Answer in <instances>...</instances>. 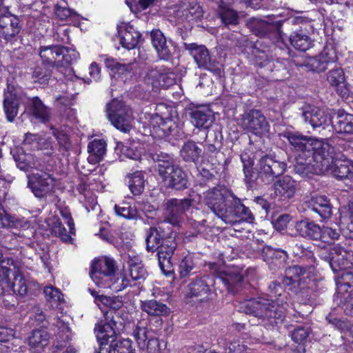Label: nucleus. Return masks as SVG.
<instances>
[{
    "label": "nucleus",
    "instance_id": "nucleus-1",
    "mask_svg": "<svg viewBox=\"0 0 353 353\" xmlns=\"http://www.w3.org/2000/svg\"><path fill=\"white\" fill-rule=\"evenodd\" d=\"M203 203L214 214L227 224L235 225L242 221L252 223L254 215L230 190L217 186L203 192Z\"/></svg>",
    "mask_w": 353,
    "mask_h": 353
},
{
    "label": "nucleus",
    "instance_id": "nucleus-2",
    "mask_svg": "<svg viewBox=\"0 0 353 353\" xmlns=\"http://www.w3.org/2000/svg\"><path fill=\"white\" fill-rule=\"evenodd\" d=\"M241 160L245 179L249 183L255 181L259 176L265 183H270L276 177L283 174L286 169L285 162L277 160L275 157L271 155L263 156L259 159L258 172L254 170V159L248 153L243 152L241 154Z\"/></svg>",
    "mask_w": 353,
    "mask_h": 353
},
{
    "label": "nucleus",
    "instance_id": "nucleus-3",
    "mask_svg": "<svg viewBox=\"0 0 353 353\" xmlns=\"http://www.w3.org/2000/svg\"><path fill=\"white\" fill-rule=\"evenodd\" d=\"M152 158L157 163L159 174L167 187L177 190L187 188L186 174L169 155L161 152L154 154Z\"/></svg>",
    "mask_w": 353,
    "mask_h": 353
},
{
    "label": "nucleus",
    "instance_id": "nucleus-4",
    "mask_svg": "<svg viewBox=\"0 0 353 353\" xmlns=\"http://www.w3.org/2000/svg\"><path fill=\"white\" fill-rule=\"evenodd\" d=\"M329 150L325 152H314L310 157L299 154L294 165V171L302 177L310 178L313 174H327L332 161V152Z\"/></svg>",
    "mask_w": 353,
    "mask_h": 353
},
{
    "label": "nucleus",
    "instance_id": "nucleus-5",
    "mask_svg": "<svg viewBox=\"0 0 353 353\" xmlns=\"http://www.w3.org/2000/svg\"><path fill=\"white\" fill-rule=\"evenodd\" d=\"M271 300L264 298L247 300L241 303L240 309L247 314H251L267 320L268 323L277 325L283 321L284 311Z\"/></svg>",
    "mask_w": 353,
    "mask_h": 353
},
{
    "label": "nucleus",
    "instance_id": "nucleus-6",
    "mask_svg": "<svg viewBox=\"0 0 353 353\" xmlns=\"http://www.w3.org/2000/svg\"><path fill=\"white\" fill-rule=\"evenodd\" d=\"M281 138L288 140L290 145L301 156L310 157L314 152H325L334 150L327 141L303 136L297 132L284 131L279 134Z\"/></svg>",
    "mask_w": 353,
    "mask_h": 353
},
{
    "label": "nucleus",
    "instance_id": "nucleus-7",
    "mask_svg": "<svg viewBox=\"0 0 353 353\" xmlns=\"http://www.w3.org/2000/svg\"><path fill=\"white\" fill-rule=\"evenodd\" d=\"M39 56L44 66L52 68L65 67L79 58L75 50L59 45L41 46Z\"/></svg>",
    "mask_w": 353,
    "mask_h": 353
},
{
    "label": "nucleus",
    "instance_id": "nucleus-8",
    "mask_svg": "<svg viewBox=\"0 0 353 353\" xmlns=\"http://www.w3.org/2000/svg\"><path fill=\"white\" fill-rule=\"evenodd\" d=\"M107 116L111 123L123 132L132 128L134 117L132 110L122 101L114 99L107 105Z\"/></svg>",
    "mask_w": 353,
    "mask_h": 353
},
{
    "label": "nucleus",
    "instance_id": "nucleus-9",
    "mask_svg": "<svg viewBox=\"0 0 353 353\" xmlns=\"http://www.w3.org/2000/svg\"><path fill=\"white\" fill-rule=\"evenodd\" d=\"M192 205L190 199H171L167 201L165 212V223H168L174 227H180L185 216V212Z\"/></svg>",
    "mask_w": 353,
    "mask_h": 353
},
{
    "label": "nucleus",
    "instance_id": "nucleus-10",
    "mask_svg": "<svg viewBox=\"0 0 353 353\" xmlns=\"http://www.w3.org/2000/svg\"><path fill=\"white\" fill-rule=\"evenodd\" d=\"M116 270V263L114 259L104 257L93 261L90 276L95 284L101 287L110 281Z\"/></svg>",
    "mask_w": 353,
    "mask_h": 353
},
{
    "label": "nucleus",
    "instance_id": "nucleus-11",
    "mask_svg": "<svg viewBox=\"0 0 353 353\" xmlns=\"http://www.w3.org/2000/svg\"><path fill=\"white\" fill-rule=\"evenodd\" d=\"M184 48L193 57L199 68L213 72L215 74L220 72L219 68L215 62L211 60L209 51L205 46L198 45L195 43H185Z\"/></svg>",
    "mask_w": 353,
    "mask_h": 353
},
{
    "label": "nucleus",
    "instance_id": "nucleus-12",
    "mask_svg": "<svg viewBox=\"0 0 353 353\" xmlns=\"http://www.w3.org/2000/svg\"><path fill=\"white\" fill-rule=\"evenodd\" d=\"M242 127L254 134L261 136L269 131L270 125L265 116L258 110H250L242 119Z\"/></svg>",
    "mask_w": 353,
    "mask_h": 353
},
{
    "label": "nucleus",
    "instance_id": "nucleus-13",
    "mask_svg": "<svg viewBox=\"0 0 353 353\" xmlns=\"http://www.w3.org/2000/svg\"><path fill=\"white\" fill-rule=\"evenodd\" d=\"M329 265L334 272L347 270L353 267V252L336 245L330 250Z\"/></svg>",
    "mask_w": 353,
    "mask_h": 353
},
{
    "label": "nucleus",
    "instance_id": "nucleus-14",
    "mask_svg": "<svg viewBox=\"0 0 353 353\" xmlns=\"http://www.w3.org/2000/svg\"><path fill=\"white\" fill-rule=\"evenodd\" d=\"M55 185V179L50 174H34L28 181V186L38 198L50 194Z\"/></svg>",
    "mask_w": 353,
    "mask_h": 353
},
{
    "label": "nucleus",
    "instance_id": "nucleus-15",
    "mask_svg": "<svg viewBox=\"0 0 353 353\" xmlns=\"http://www.w3.org/2000/svg\"><path fill=\"white\" fill-rule=\"evenodd\" d=\"M330 171L335 178L347 181V185L353 188V161L336 159L334 161L332 156V161L327 173Z\"/></svg>",
    "mask_w": 353,
    "mask_h": 353
},
{
    "label": "nucleus",
    "instance_id": "nucleus-16",
    "mask_svg": "<svg viewBox=\"0 0 353 353\" xmlns=\"http://www.w3.org/2000/svg\"><path fill=\"white\" fill-rule=\"evenodd\" d=\"M105 321L101 322L95 327L96 336L99 341L103 343H107L111 339V341H114L116 336V322L112 319V312H107L105 314Z\"/></svg>",
    "mask_w": 353,
    "mask_h": 353
},
{
    "label": "nucleus",
    "instance_id": "nucleus-17",
    "mask_svg": "<svg viewBox=\"0 0 353 353\" xmlns=\"http://www.w3.org/2000/svg\"><path fill=\"white\" fill-rule=\"evenodd\" d=\"M243 278L241 271L236 268H232L221 272L216 279L225 286L229 292L235 293L241 287Z\"/></svg>",
    "mask_w": 353,
    "mask_h": 353
},
{
    "label": "nucleus",
    "instance_id": "nucleus-18",
    "mask_svg": "<svg viewBox=\"0 0 353 353\" xmlns=\"http://www.w3.org/2000/svg\"><path fill=\"white\" fill-rule=\"evenodd\" d=\"M310 264L303 267L302 265H293L286 268L285 276L283 279V284L288 286L290 290L295 288L301 285V280L307 274V272H310Z\"/></svg>",
    "mask_w": 353,
    "mask_h": 353
},
{
    "label": "nucleus",
    "instance_id": "nucleus-19",
    "mask_svg": "<svg viewBox=\"0 0 353 353\" xmlns=\"http://www.w3.org/2000/svg\"><path fill=\"white\" fill-rule=\"evenodd\" d=\"M117 28L121 46L128 50L134 48L141 37L140 32L126 23H122Z\"/></svg>",
    "mask_w": 353,
    "mask_h": 353
},
{
    "label": "nucleus",
    "instance_id": "nucleus-20",
    "mask_svg": "<svg viewBox=\"0 0 353 353\" xmlns=\"http://www.w3.org/2000/svg\"><path fill=\"white\" fill-rule=\"evenodd\" d=\"M327 81L330 86L334 88L342 97L348 96L349 88L346 82L345 73L342 68H336L330 70L326 74Z\"/></svg>",
    "mask_w": 353,
    "mask_h": 353
},
{
    "label": "nucleus",
    "instance_id": "nucleus-21",
    "mask_svg": "<svg viewBox=\"0 0 353 353\" xmlns=\"http://www.w3.org/2000/svg\"><path fill=\"white\" fill-rule=\"evenodd\" d=\"M19 103L20 98L16 90L8 85L4 92L3 109L9 121H12L17 115Z\"/></svg>",
    "mask_w": 353,
    "mask_h": 353
},
{
    "label": "nucleus",
    "instance_id": "nucleus-22",
    "mask_svg": "<svg viewBox=\"0 0 353 353\" xmlns=\"http://www.w3.org/2000/svg\"><path fill=\"white\" fill-rule=\"evenodd\" d=\"M19 21L17 17L6 13L0 17V34L6 40H10L20 31Z\"/></svg>",
    "mask_w": 353,
    "mask_h": 353
},
{
    "label": "nucleus",
    "instance_id": "nucleus-23",
    "mask_svg": "<svg viewBox=\"0 0 353 353\" xmlns=\"http://www.w3.org/2000/svg\"><path fill=\"white\" fill-rule=\"evenodd\" d=\"M302 116L305 121L308 122L314 128L325 125L328 121V117L324 111L316 106L305 105L303 107Z\"/></svg>",
    "mask_w": 353,
    "mask_h": 353
},
{
    "label": "nucleus",
    "instance_id": "nucleus-24",
    "mask_svg": "<svg viewBox=\"0 0 353 353\" xmlns=\"http://www.w3.org/2000/svg\"><path fill=\"white\" fill-rule=\"evenodd\" d=\"M210 277L205 276L196 277L189 284V294L190 296L195 297L200 301L207 298L210 292L208 281Z\"/></svg>",
    "mask_w": 353,
    "mask_h": 353
},
{
    "label": "nucleus",
    "instance_id": "nucleus-25",
    "mask_svg": "<svg viewBox=\"0 0 353 353\" xmlns=\"http://www.w3.org/2000/svg\"><path fill=\"white\" fill-rule=\"evenodd\" d=\"M298 188L297 182L290 176H285L274 183V190L276 195L292 198Z\"/></svg>",
    "mask_w": 353,
    "mask_h": 353
},
{
    "label": "nucleus",
    "instance_id": "nucleus-26",
    "mask_svg": "<svg viewBox=\"0 0 353 353\" xmlns=\"http://www.w3.org/2000/svg\"><path fill=\"white\" fill-rule=\"evenodd\" d=\"M28 292V285L26 279L21 275L20 271L17 274H14V281L10 280L6 283L0 289V294L3 295L6 292H13L20 296H24Z\"/></svg>",
    "mask_w": 353,
    "mask_h": 353
},
{
    "label": "nucleus",
    "instance_id": "nucleus-27",
    "mask_svg": "<svg viewBox=\"0 0 353 353\" xmlns=\"http://www.w3.org/2000/svg\"><path fill=\"white\" fill-rule=\"evenodd\" d=\"M50 335L44 330H34L28 338L30 350L34 353L41 352L49 343Z\"/></svg>",
    "mask_w": 353,
    "mask_h": 353
},
{
    "label": "nucleus",
    "instance_id": "nucleus-28",
    "mask_svg": "<svg viewBox=\"0 0 353 353\" xmlns=\"http://www.w3.org/2000/svg\"><path fill=\"white\" fill-rule=\"evenodd\" d=\"M150 124L159 137L169 135L174 126V123L172 119L169 117L163 119L158 114L152 115Z\"/></svg>",
    "mask_w": 353,
    "mask_h": 353
},
{
    "label": "nucleus",
    "instance_id": "nucleus-29",
    "mask_svg": "<svg viewBox=\"0 0 353 353\" xmlns=\"http://www.w3.org/2000/svg\"><path fill=\"white\" fill-rule=\"evenodd\" d=\"M296 230L303 237L312 240H320L322 238L321 228L313 221L307 220L296 223Z\"/></svg>",
    "mask_w": 353,
    "mask_h": 353
},
{
    "label": "nucleus",
    "instance_id": "nucleus-30",
    "mask_svg": "<svg viewBox=\"0 0 353 353\" xmlns=\"http://www.w3.org/2000/svg\"><path fill=\"white\" fill-rule=\"evenodd\" d=\"M332 123L339 133L353 134V114L339 111L332 117Z\"/></svg>",
    "mask_w": 353,
    "mask_h": 353
},
{
    "label": "nucleus",
    "instance_id": "nucleus-31",
    "mask_svg": "<svg viewBox=\"0 0 353 353\" xmlns=\"http://www.w3.org/2000/svg\"><path fill=\"white\" fill-rule=\"evenodd\" d=\"M151 39L153 47L161 59H168L171 55V51L168 45L167 40L159 30H153L151 32Z\"/></svg>",
    "mask_w": 353,
    "mask_h": 353
},
{
    "label": "nucleus",
    "instance_id": "nucleus-32",
    "mask_svg": "<svg viewBox=\"0 0 353 353\" xmlns=\"http://www.w3.org/2000/svg\"><path fill=\"white\" fill-rule=\"evenodd\" d=\"M192 123L198 128L208 129L214 121L209 109L201 108L192 110L190 113Z\"/></svg>",
    "mask_w": 353,
    "mask_h": 353
},
{
    "label": "nucleus",
    "instance_id": "nucleus-33",
    "mask_svg": "<svg viewBox=\"0 0 353 353\" xmlns=\"http://www.w3.org/2000/svg\"><path fill=\"white\" fill-rule=\"evenodd\" d=\"M268 295L271 298L272 302H274L283 311L286 310L285 305H288L287 293L279 282H271L268 287Z\"/></svg>",
    "mask_w": 353,
    "mask_h": 353
},
{
    "label": "nucleus",
    "instance_id": "nucleus-34",
    "mask_svg": "<svg viewBox=\"0 0 353 353\" xmlns=\"http://www.w3.org/2000/svg\"><path fill=\"white\" fill-rule=\"evenodd\" d=\"M165 234L161 226L150 228L145 239L146 248L148 252H154L165 241Z\"/></svg>",
    "mask_w": 353,
    "mask_h": 353
},
{
    "label": "nucleus",
    "instance_id": "nucleus-35",
    "mask_svg": "<svg viewBox=\"0 0 353 353\" xmlns=\"http://www.w3.org/2000/svg\"><path fill=\"white\" fill-rule=\"evenodd\" d=\"M176 248V243L174 239H167L163 241L159 247L157 249L159 264L161 269L163 270V261L170 260Z\"/></svg>",
    "mask_w": 353,
    "mask_h": 353
},
{
    "label": "nucleus",
    "instance_id": "nucleus-36",
    "mask_svg": "<svg viewBox=\"0 0 353 353\" xmlns=\"http://www.w3.org/2000/svg\"><path fill=\"white\" fill-rule=\"evenodd\" d=\"M19 272L18 262L11 258H6L0 261V289L4 285L5 281L8 283L10 274H17Z\"/></svg>",
    "mask_w": 353,
    "mask_h": 353
},
{
    "label": "nucleus",
    "instance_id": "nucleus-37",
    "mask_svg": "<svg viewBox=\"0 0 353 353\" xmlns=\"http://www.w3.org/2000/svg\"><path fill=\"white\" fill-rule=\"evenodd\" d=\"M310 208L323 219L328 218L332 214L331 205L325 196L319 195L312 197Z\"/></svg>",
    "mask_w": 353,
    "mask_h": 353
},
{
    "label": "nucleus",
    "instance_id": "nucleus-38",
    "mask_svg": "<svg viewBox=\"0 0 353 353\" xmlns=\"http://www.w3.org/2000/svg\"><path fill=\"white\" fill-rule=\"evenodd\" d=\"M336 273V283L337 292L336 294L348 292L353 290V273L348 270Z\"/></svg>",
    "mask_w": 353,
    "mask_h": 353
},
{
    "label": "nucleus",
    "instance_id": "nucleus-39",
    "mask_svg": "<svg viewBox=\"0 0 353 353\" xmlns=\"http://www.w3.org/2000/svg\"><path fill=\"white\" fill-rule=\"evenodd\" d=\"M201 153V149L193 141H188L184 143L181 150L180 155L186 162H196L199 160Z\"/></svg>",
    "mask_w": 353,
    "mask_h": 353
},
{
    "label": "nucleus",
    "instance_id": "nucleus-40",
    "mask_svg": "<svg viewBox=\"0 0 353 353\" xmlns=\"http://www.w3.org/2000/svg\"><path fill=\"white\" fill-rule=\"evenodd\" d=\"M197 269V261L194 255L188 254L185 256L179 264V275L181 279L190 276L196 272Z\"/></svg>",
    "mask_w": 353,
    "mask_h": 353
},
{
    "label": "nucleus",
    "instance_id": "nucleus-41",
    "mask_svg": "<svg viewBox=\"0 0 353 353\" xmlns=\"http://www.w3.org/2000/svg\"><path fill=\"white\" fill-rule=\"evenodd\" d=\"M142 310L151 316H163L169 312L168 307L156 300H148L141 302Z\"/></svg>",
    "mask_w": 353,
    "mask_h": 353
},
{
    "label": "nucleus",
    "instance_id": "nucleus-42",
    "mask_svg": "<svg viewBox=\"0 0 353 353\" xmlns=\"http://www.w3.org/2000/svg\"><path fill=\"white\" fill-rule=\"evenodd\" d=\"M248 26L256 34L263 35L272 28L276 27L273 22L264 19L252 18L248 22Z\"/></svg>",
    "mask_w": 353,
    "mask_h": 353
},
{
    "label": "nucleus",
    "instance_id": "nucleus-43",
    "mask_svg": "<svg viewBox=\"0 0 353 353\" xmlns=\"http://www.w3.org/2000/svg\"><path fill=\"white\" fill-rule=\"evenodd\" d=\"M290 41L294 48L300 51H306L313 45L311 38L303 32H293L290 37Z\"/></svg>",
    "mask_w": 353,
    "mask_h": 353
},
{
    "label": "nucleus",
    "instance_id": "nucleus-44",
    "mask_svg": "<svg viewBox=\"0 0 353 353\" xmlns=\"http://www.w3.org/2000/svg\"><path fill=\"white\" fill-rule=\"evenodd\" d=\"M130 275L133 281L144 280L147 271L139 257L130 258L128 261Z\"/></svg>",
    "mask_w": 353,
    "mask_h": 353
},
{
    "label": "nucleus",
    "instance_id": "nucleus-45",
    "mask_svg": "<svg viewBox=\"0 0 353 353\" xmlns=\"http://www.w3.org/2000/svg\"><path fill=\"white\" fill-rule=\"evenodd\" d=\"M32 103L33 116L42 123L48 122L50 118V110L38 97H34L32 99Z\"/></svg>",
    "mask_w": 353,
    "mask_h": 353
},
{
    "label": "nucleus",
    "instance_id": "nucleus-46",
    "mask_svg": "<svg viewBox=\"0 0 353 353\" xmlns=\"http://www.w3.org/2000/svg\"><path fill=\"white\" fill-rule=\"evenodd\" d=\"M92 295L95 298V302L99 305L102 303L105 306L114 311L119 310L123 306V300L121 296H108L105 295H98L96 292L92 291Z\"/></svg>",
    "mask_w": 353,
    "mask_h": 353
},
{
    "label": "nucleus",
    "instance_id": "nucleus-47",
    "mask_svg": "<svg viewBox=\"0 0 353 353\" xmlns=\"http://www.w3.org/2000/svg\"><path fill=\"white\" fill-rule=\"evenodd\" d=\"M88 150L90 154V158H92L95 161H99L105 154L106 143L103 139H95L89 143Z\"/></svg>",
    "mask_w": 353,
    "mask_h": 353
},
{
    "label": "nucleus",
    "instance_id": "nucleus-48",
    "mask_svg": "<svg viewBox=\"0 0 353 353\" xmlns=\"http://www.w3.org/2000/svg\"><path fill=\"white\" fill-rule=\"evenodd\" d=\"M334 301L341 307L344 312L348 315H353V290L341 294H335Z\"/></svg>",
    "mask_w": 353,
    "mask_h": 353
},
{
    "label": "nucleus",
    "instance_id": "nucleus-49",
    "mask_svg": "<svg viewBox=\"0 0 353 353\" xmlns=\"http://www.w3.org/2000/svg\"><path fill=\"white\" fill-rule=\"evenodd\" d=\"M130 285L129 280L123 274H113L110 281L105 282L101 288H110L112 291L118 292L123 290Z\"/></svg>",
    "mask_w": 353,
    "mask_h": 353
},
{
    "label": "nucleus",
    "instance_id": "nucleus-50",
    "mask_svg": "<svg viewBox=\"0 0 353 353\" xmlns=\"http://www.w3.org/2000/svg\"><path fill=\"white\" fill-rule=\"evenodd\" d=\"M144 187L145 179L142 172L137 171L130 176L129 188L134 195H140Z\"/></svg>",
    "mask_w": 353,
    "mask_h": 353
},
{
    "label": "nucleus",
    "instance_id": "nucleus-51",
    "mask_svg": "<svg viewBox=\"0 0 353 353\" xmlns=\"http://www.w3.org/2000/svg\"><path fill=\"white\" fill-rule=\"evenodd\" d=\"M148 330L146 323L139 321L132 332V335L141 349H144L146 345V341L149 339Z\"/></svg>",
    "mask_w": 353,
    "mask_h": 353
},
{
    "label": "nucleus",
    "instance_id": "nucleus-52",
    "mask_svg": "<svg viewBox=\"0 0 353 353\" xmlns=\"http://www.w3.org/2000/svg\"><path fill=\"white\" fill-rule=\"evenodd\" d=\"M290 248L294 256L307 260L310 264V267L314 266L315 258L311 250L304 248L302 244L295 243L294 242L290 245Z\"/></svg>",
    "mask_w": 353,
    "mask_h": 353
},
{
    "label": "nucleus",
    "instance_id": "nucleus-53",
    "mask_svg": "<svg viewBox=\"0 0 353 353\" xmlns=\"http://www.w3.org/2000/svg\"><path fill=\"white\" fill-rule=\"evenodd\" d=\"M303 65L307 70L316 72H324L327 68L326 66V62H324L319 54L317 56L306 59L304 61Z\"/></svg>",
    "mask_w": 353,
    "mask_h": 353
},
{
    "label": "nucleus",
    "instance_id": "nucleus-54",
    "mask_svg": "<svg viewBox=\"0 0 353 353\" xmlns=\"http://www.w3.org/2000/svg\"><path fill=\"white\" fill-rule=\"evenodd\" d=\"M13 158L17 163V167L21 170H26L27 168L32 166L31 161V155L30 154L24 153L21 150L17 149L15 151H12Z\"/></svg>",
    "mask_w": 353,
    "mask_h": 353
},
{
    "label": "nucleus",
    "instance_id": "nucleus-55",
    "mask_svg": "<svg viewBox=\"0 0 353 353\" xmlns=\"http://www.w3.org/2000/svg\"><path fill=\"white\" fill-rule=\"evenodd\" d=\"M176 75L175 74V73L163 69L159 77V80L155 82V88H168L174 85L176 83Z\"/></svg>",
    "mask_w": 353,
    "mask_h": 353
},
{
    "label": "nucleus",
    "instance_id": "nucleus-56",
    "mask_svg": "<svg viewBox=\"0 0 353 353\" xmlns=\"http://www.w3.org/2000/svg\"><path fill=\"white\" fill-rule=\"evenodd\" d=\"M43 293L46 300L51 303H60L63 301V295L61 292L52 285L45 287Z\"/></svg>",
    "mask_w": 353,
    "mask_h": 353
},
{
    "label": "nucleus",
    "instance_id": "nucleus-57",
    "mask_svg": "<svg viewBox=\"0 0 353 353\" xmlns=\"http://www.w3.org/2000/svg\"><path fill=\"white\" fill-rule=\"evenodd\" d=\"M221 21L226 26L236 25L239 23V17L236 12L230 8H223L220 12Z\"/></svg>",
    "mask_w": 353,
    "mask_h": 353
},
{
    "label": "nucleus",
    "instance_id": "nucleus-58",
    "mask_svg": "<svg viewBox=\"0 0 353 353\" xmlns=\"http://www.w3.org/2000/svg\"><path fill=\"white\" fill-rule=\"evenodd\" d=\"M114 210L117 215L125 219H133L136 216V210L126 203L122 205H115Z\"/></svg>",
    "mask_w": 353,
    "mask_h": 353
},
{
    "label": "nucleus",
    "instance_id": "nucleus-59",
    "mask_svg": "<svg viewBox=\"0 0 353 353\" xmlns=\"http://www.w3.org/2000/svg\"><path fill=\"white\" fill-rule=\"evenodd\" d=\"M310 329L308 326L300 325L295 328L292 333V339L296 343L305 341L309 335Z\"/></svg>",
    "mask_w": 353,
    "mask_h": 353
},
{
    "label": "nucleus",
    "instance_id": "nucleus-60",
    "mask_svg": "<svg viewBox=\"0 0 353 353\" xmlns=\"http://www.w3.org/2000/svg\"><path fill=\"white\" fill-rule=\"evenodd\" d=\"M320 57L326 62L327 68L330 63L337 61V56L335 50L332 46H326L319 54Z\"/></svg>",
    "mask_w": 353,
    "mask_h": 353
},
{
    "label": "nucleus",
    "instance_id": "nucleus-61",
    "mask_svg": "<svg viewBox=\"0 0 353 353\" xmlns=\"http://www.w3.org/2000/svg\"><path fill=\"white\" fill-rule=\"evenodd\" d=\"M51 68L46 66L45 68L37 67L32 72V77L41 83H44L51 76Z\"/></svg>",
    "mask_w": 353,
    "mask_h": 353
},
{
    "label": "nucleus",
    "instance_id": "nucleus-62",
    "mask_svg": "<svg viewBox=\"0 0 353 353\" xmlns=\"http://www.w3.org/2000/svg\"><path fill=\"white\" fill-rule=\"evenodd\" d=\"M163 68H148L145 76V81L151 84L155 88V82L159 80V77L163 72Z\"/></svg>",
    "mask_w": 353,
    "mask_h": 353
},
{
    "label": "nucleus",
    "instance_id": "nucleus-63",
    "mask_svg": "<svg viewBox=\"0 0 353 353\" xmlns=\"http://www.w3.org/2000/svg\"><path fill=\"white\" fill-rule=\"evenodd\" d=\"M52 230V232L56 236H59L63 241L68 242L71 240V237L68 234L66 229L59 220H57L53 223Z\"/></svg>",
    "mask_w": 353,
    "mask_h": 353
},
{
    "label": "nucleus",
    "instance_id": "nucleus-64",
    "mask_svg": "<svg viewBox=\"0 0 353 353\" xmlns=\"http://www.w3.org/2000/svg\"><path fill=\"white\" fill-rule=\"evenodd\" d=\"M322 240L324 242H328L330 240H336L340 236V232L337 229H334L330 227H324L321 228Z\"/></svg>",
    "mask_w": 353,
    "mask_h": 353
}]
</instances>
